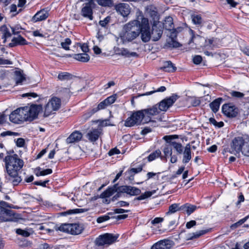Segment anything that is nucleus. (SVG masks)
<instances>
[{
	"instance_id": "f257e3e1",
	"label": "nucleus",
	"mask_w": 249,
	"mask_h": 249,
	"mask_svg": "<svg viewBox=\"0 0 249 249\" xmlns=\"http://www.w3.org/2000/svg\"><path fill=\"white\" fill-rule=\"evenodd\" d=\"M4 161L9 180L13 185H18L22 180L18 175V172L23 166V161L17 154L6 156Z\"/></svg>"
},
{
	"instance_id": "f03ea898",
	"label": "nucleus",
	"mask_w": 249,
	"mask_h": 249,
	"mask_svg": "<svg viewBox=\"0 0 249 249\" xmlns=\"http://www.w3.org/2000/svg\"><path fill=\"white\" fill-rule=\"evenodd\" d=\"M140 22L134 20L124 25L123 31L120 34V37L123 41H131L140 34Z\"/></svg>"
},
{
	"instance_id": "7ed1b4c3",
	"label": "nucleus",
	"mask_w": 249,
	"mask_h": 249,
	"mask_svg": "<svg viewBox=\"0 0 249 249\" xmlns=\"http://www.w3.org/2000/svg\"><path fill=\"white\" fill-rule=\"evenodd\" d=\"M41 105H33L30 107H21V114L24 121H31L36 119L39 111L42 109Z\"/></svg>"
},
{
	"instance_id": "20e7f679",
	"label": "nucleus",
	"mask_w": 249,
	"mask_h": 249,
	"mask_svg": "<svg viewBox=\"0 0 249 249\" xmlns=\"http://www.w3.org/2000/svg\"><path fill=\"white\" fill-rule=\"evenodd\" d=\"M118 237V235L112 233H105L97 237L95 243L99 247H107L115 242Z\"/></svg>"
},
{
	"instance_id": "39448f33",
	"label": "nucleus",
	"mask_w": 249,
	"mask_h": 249,
	"mask_svg": "<svg viewBox=\"0 0 249 249\" xmlns=\"http://www.w3.org/2000/svg\"><path fill=\"white\" fill-rule=\"evenodd\" d=\"M145 122V116L142 110L135 111L132 113L125 121L124 125L127 127H131L135 125H140L142 120Z\"/></svg>"
},
{
	"instance_id": "423d86ee",
	"label": "nucleus",
	"mask_w": 249,
	"mask_h": 249,
	"mask_svg": "<svg viewBox=\"0 0 249 249\" xmlns=\"http://www.w3.org/2000/svg\"><path fill=\"white\" fill-rule=\"evenodd\" d=\"M61 106V100L56 97H53L45 107L44 116L48 117L53 111L57 110Z\"/></svg>"
},
{
	"instance_id": "0eeeda50",
	"label": "nucleus",
	"mask_w": 249,
	"mask_h": 249,
	"mask_svg": "<svg viewBox=\"0 0 249 249\" xmlns=\"http://www.w3.org/2000/svg\"><path fill=\"white\" fill-rule=\"evenodd\" d=\"M60 231L66 232L71 234L77 235L81 233L83 230L82 226L77 223H65L58 227Z\"/></svg>"
},
{
	"instance_id": "6e6552de",
	"label": "nucleus",
	"mask_w": 249,
	"mask_h": 249,
	"mask_svg": "<svg viewBox=\"0 0 249 249\" xmlns=\"http://www.w3.org/2000/svg\"><path fill=\"white\" fill-rule=\"evenodd\" d=\"M140 32L141 39L143 42H148L152 37V33L150 31V26L147 18H143L140 23Z\"/></svg>"
},
{
	"instance_id": "1a4fd4ad",
	"label": "nucleus",
	"mask_w": 249,
	"mask_h": 249,
	"mask_svg": "<svg viewBox=\"0 0 249 249\" xmlns=\"http://www.w3.org/2000/svg\"><path fill=\"white\" fill-rule=\"evenodd\" d=\"M178 99L177 95H173L171 96L162 100L158 105V107L160 111H166Z\"/></svg>"
},
{
	"instance_id": "9d476101",
	"label": "nucleus",
	"mask_w": 249,
	"mask_h": 249,
	"mask_svg": "<svg viewBox=\"0 0 249 249\" xmlns=\"http://www.w3.org/2000/svg\"><path fill=\"white\" fill-rule=\"evenodd\" d=\"M177 137L178 136L176 135L165 136L163 139L166 141L167 143H169L172 146V148L176 151L178 154H181L184 147L181 143L173 141L174 138Z\"/></svg>"
},
{
	"instance_id": "9b49d317",
	"label": "nucleus",
	"mask_w": 249,
	"mask_h": 249,
	"mask_svg": "<svg viewBox=\"0 0 249 249\" xmlns=\"http://www.w3.org/2000/svg\"><path fill=\"white\" fill-rule=\"evenodd\" d=\"M80 1L85 2L81 10L82 16L92 20L93 17L91 6L93 4V0H80Z\"/></svg>"
},
{
	"instance_id": "f8f14e48",
	"label": "nucleus",
	"mask_w": 249,
	"mask_h": 249,
	"mask_svg": "<svg viewBox=\"0 0 249 249\" xmlns=\"http://www.w3.org/2000/svg\"><path fill=\"white\" fill-rule=\"evenodd\" d=\"M145 116V122L147 123L151 121V117L156 116L160 113V111L158 107V104L152 106L151 107L142 109Z\"/></svg>"
},
{
	"instance_id": "ddd939ff",
	"label": "nucleus",
	"mask_w": 249,
	"mask_h": 249,
	"mask_svg": "<svg viewBox=\"0 0 249 249\" xmlns=\"http://www.w3.org/2000/svg\"><path fill=\"white\" fill-rule=\"evenodd\" d=\"M174 245V242L172 240L164 239L154 244L151 249H170Z\"/></svg>"
},
{
	"instance_id": "4468645a",
	"label": "nucleus",
	"mask_w": 249,
	"mask_h": 249,
	"mask_svg": "<svg viewBox=\"0 0 249 249\" xmlns=\"http://www.w3.org/2000/svg\"><path fill=\"white\" fill-rule=\"evenodd\" d=\"M118 190L120 192L126 193L130 196H137L141 193V190L139 188L127 185L119 186Z\"/></svg>"
},
{
	"instance_id": "2eb2a0df",
	"label": "nucleus",
	"mask_w": 249,
	"mask_h": 249,
	"mask_svg": "<svg viewBox=\"0 0 249 249\" xmlns=\"http://www.w3.org/2000/svg\"><path fill=\"white\" fill-rule=\"evenodd\" d=\"M222 110L223 113L229 117H234L237 114V111L235 107L230 104L224 105L222 106Z\"/></svg>"
},
{
	"instance_id": "dca6fc26",
	"label": "nucleus",
	"mask_w": 249,
	"mask_h": 249,
	"mask_svg": "<svg viewBox=\"0 0 249 249\" xmlns=\"http://www.w3.org/2000/svg\"><path fill=\"white\" fill-rule=\"evenodd\" d=\"M246 139H243L242 137H235L232 142L231 145V148L233 151L236 153H239L240 151L242 152V147Z\"/></svg>"
},
{
	"instance_id": "f3484780",
	"label": "nucleus",
	"mask_w": 249,
	"mask_h": 249,
	"mask_svg": "<svg viewBox=\"0 0 249 249\" xmlns=\"http://www.w3.org/2000/svg\"><path fill=\"white\" fill-rule=\"evenodd\" d=\"M10 121L15 124H19L24 121L23 117L21 116L20 108H18L13 111L9 115Z\"/></svg>"
},
{
	"instance_id": "a211bd4d",
	"label": "nucleus",
	"mask_w": 249,
	"mask_h": 249,
	"mask_svg": "<svg viewBox=\"0 0 249 249\" xmlns=\"http://www.w3.org/2000/svg\"><path fill=\"white\" fill-rule=\"evenodd\" d=\"M102 133L101 128L92 129L86 135L87 138L91 142H96Z\"/></svg>"
},
{
	"instance_id": "6ab92c4d",
	"label": "nucleus",
	"mask_w": 249,
	"mask_h": 249,
	"mask_svg": "<svg viewBox=\"0 0 249 249\" xmlns=\"http://www.w3.org/2000/svg\"><path fill=\"white\" fill-rule=\"evenodd\" d=\"M83 137V134L79 131H73L66 140L67 144H71L79 142Z\"/></svg>"
},
{
	"instance_id": "aec40b11",
	"label": "nucleus",
	"mask_w": 249,
	"mask_h": 249,
	"mask_svg": "<svg viewBox=\"0 0 249 249\" xmlns=\"http://www.w3.org/2000/svg\"><path fill=\"white\" fill-rule=\"evenodd\" d=\"M117 11L123 17H127L130 13L131 8L128 4L120 3L116 6Z\"/></svg>"
},
{
	"instance_id": "412c9836",
	"label": "nucleus",
	"mask_w": 249,
	"mask_h": 249,
	"mask_svg": "<svg viewBox=\"0 0 249 249\" xmlns=\"http://www.w3.org/2000/svg\"><path fill=\"white\" fill-rule=\"evenodd\" d=\"M182 154H183L182 162L185 164L188 163L192 159L191 146L190 143L186 145Z\"/></svg>"
},
{
	"instance_id": "4be33fe9",
	"label": "nucleus",
	"mask_w": 249,
	"mask_h": 249,
	"mask_svg": "<svg viewBox=\"0 0 249 249\" xmlns=\"http://www.w3.org/2000/svg\"><path fill=\"white\" fill-rule=\"evenodd\" d=\"M163 27L167 30H173V32L172 33L171 36H176L177 33L176 32V30L174 29L173 19L172 17H168L165 18L163 23Z\"/></svg>"
},
{
	"instance_id": "5701e85b",
	"label": "nucleus",
	"mask_w": 249,
	"mask_h": 249,
	"mask_svg": "<svg viewBox=\"0 0 249 249\" xmlns=\"http://www.w3.org/2000/svg\"><path fill=\"white\" fill-rule=\"evenodd\" d=\"M49 16L47 11L44 9L37 12L32 18V20L34 22L39 21L46 19Z\"/></svg>"
},
{
	"instance_id": "b1692460",
	"label": "nucleus",
	"mask_w": 249,
	"mask_h": 249,
	"mask_svg": "<svg viewBox=\"0 0 249 249\" xmlns=\"http://www.w3.org/2000/svg\"><path fill=\"white\" fill-rule=\"evenodd\" d=\"M5 217H0V220H3L4 222L7 221H16L18 219V215L15 213L14 211L11 210H6Z\"/></svg>"
},
{
	"instance_id": "393cba45",
	"label": "nucleus",
	"mask_w": 249,
	"mask_h": 249,
	"mask_svg": "<svg viewBox=\"0 0 249 249\" xmlns=\"http://www.w3.org/2000/svg\"><path fill=\"white\" fill-rule=\"evenodd\" d=\"M162 32L163 31L161 28L158 27L154 25L152 27V32L151 34L152 40L154 41L159 40L162 35Z\"/></svg>"
},
{
	"instance_id": "a878e982",
	"label": "nucleus",
	"mask_w": 249,
	"mask_h": 249,
	"mask_svg": "<svg viewBox=\"0 0 249 249\" xmlns=\"http://www.w3.org/2000/svg\"><path fill=\"white\" fill-rule=\"evenodd\" d=\"M27 44L26 40L21 36H19L17 37H14L12 39V41L8 44L9 47H14L17 45H23Z\"/></svg>"
},
{
	"instance_id": "bb28decb",
	"label": "nucleus",
	"mask_w": 249,
	"mask_h": 249,
	"mask_svg": "<svg viewBox=\"0 0 249 249\" xmlns=\"http://www.w3.org/2000/svg\"><path fill=\"white\" fill-rule=\"evenodd\" d=\"M191 35V38L188 42V44H191L192 43H195L196 45H200L204 39L199 35H195L194 34V31L192 30L190 31Z\"/></svg>"
},
{
	"instance_id": "cd10ccee",
	"label": "nucleus",
	"mask_w": 249,
	"mask_h": 249,
	"mask_svg": "<svg viewBox=\"0 0 249 249\" xmlns=\"http://www.w3.org/2000/svg\"><path fill=\"white\" fill-rule=\"evenodd\" d=\"M160 69L164 71L169 72H174L177 69L175 65L170 61L164 62L163 66Z\"/></svg>"
},
{
	"instance_id": "c85d7f7f",
	"label": "nucleus",
	"mask_w": 249,
	"mask_h": 249,
	"mask_svg": "<svg viewBox=\"0 0 249 249\" xmlns=\"http://www.w3.org/2000/svg\"><path fill=\"white\" fill-rule=\"evenodd\" d=\"M208 230H201L197 231L195 233H190L186 235V238L187 240H193L194 239L197 238L201 235L207 233Z\"/></svg>"
},
{
	"instance_id": "c756f323",
	"label": "nucleus",
	"mask_w": 249,
	"mask_h": 249,
	"mask_svg": "<svg viewBox=\"0 0 249 249\" xmlns=\"http://www.w3.org/2000/svg\"><path fill=\"white\" fill-rule=\"evenodd\" d=\"M117 186V184H115L112 187L107 188L100 195V197L103 198L109 197L115 193V188Z\"/></svg>"
},
{
	"instance_id": "7c9ffc66",
	"label": "nucleus",
	"mask_w": 249,
	"mask_h": 249,
	"mask_svg": "<svg viewBox=\"0 0 249 249\" xmlns=\"http://www.w3.org/2000/svg\"><path fill=\"white\" fill-rule=\"evenodd\" d=\"M73 58L76 60L82 62H87L89 60V56L86 53L75 54L73 56Z\"/></svg>"
},
{
	"instance_id": "2f4dec72",
	"label": "nucleus",
	"mask_w": 249,
	"mask_h": 249,
	"mask_svg": "<svg viewBox=\"0 0 249 249\" xmlns=\"http://www.w3.org/2000/svg\"><path fill=\"white\" fill-rule=\"evenodd\" d=\"M15 79L17 84L21 83L23 81L25 80V77L22 70L16 71H15Z\"/></svg>"
},
{
	"instance_id": "473e14b6",
	"label": "nucleus",
	"mask_w": 249,
	"mask_h": 249,
	"mask_svg": "<svg viewBox=\"0 0 249 249\" xmlns=\"http://www.w3.org/2000/svg\"><path fill=\"white\" fill-rule=\"evenodd\" d=\"M182 211V205H180L179 204L174 203L170 205L169 207V211L166 213L167 215L173 213L177 211Z\"/></svg>"
},
{
	"instance_id": "72a5a7b5",
	"label": "nucleus",
	"mask_w": 249,
	"mask_h": 249,
	"mask_svg": "<svg viewBox=\"0 0 249 249\" xmlns=\"http://www.w3.org/2000/svg\"><path fill=\"white\" fill-rule=\"evenodd\" d=\"M197 208L195 205H192L189 203H186L182 205V211L186 212L188 215H190L193 213Z\"/></svg>"
},
{
	"instance_id": "f704fd0d",
	"label": "nucleus",
	"mask_w": 249,
	"mask_h": 249,
	"mask_svg": "<svg viewBox=\"0 0 249 249\" xmlns=\"http://www.w3.org/2000/svg\"><path fill=\"white\" fill-rule=\"evenodd\" d=\"M222 98H218L210 104V107L213 112L216 113L218 110Z\"/></svg>"
},
{
	"instance_id": "c9c22d12",
	"label": "nucleus",
	"mask_w": 249,
	"mask_h": 249,
	"mask_svg": "<svg viewBox=\"0 0 249 249\" xmlns=\"http://www.w3.org/2000/svg\"><path fill=\"white\" fill-rule=\"evenodd\" d=\"M0 31L2 34V38L4 39L3 43H5L7 38L11 37V34L8 28L4 25L1 27Z\"/></svg>"
},
{
	"instance_id": "e433bc0d",
	"label": "nucleus",
	"mask_w": 249,
	"mask_h": 249,
	"mask_svg": "<svg viewBox=\"0 0 249 249\" xmlns=\"http://www.w3.org/2000/svg\"><path fill=\"white\" fill-rule=\"evenodd\" d=\"M74 76L67 72H63L58 74L57 78L61 81L70 80L72 79Z\"/></svg>"
},
{
	"instance_id": "4c0bfd02",
	"label": "nucleus",
	"mask_w": 249,
	"mask_h": 249,
	"mask_svg": "<svg viewBox=\"0 0 249 249\" xmlns=\"http://www.w3.org/2000/svg\"><path fill=\"white\" fill-rule=\"evenodd\" d=\"M242 153L246 156H249V138H246L243 143L242 147Z\"/></svg>"
},
{
	"instance_id": "58836bf2",
	"label": "nucleus",
	"mask_w": 249,
	"mask_h": 249,
	"mask_svg": "<svg viewBox=\"0 0 249 249\" xmlns=\"http://www.w3.org/2000/svg\"><path fill=\"white\" fill-rule=\"evenodd\" d=\"M52 173L51 169H47L42 171H40V168L38 167L36 169V175L37 176H45L50 174Z\"/></svg>"
},
{
	"instance_id": "ea45409f",
	"label": "nucleus",
	"mask_w": 249,
	"mask_h": 249,
	"mask_svg": "<svg viewBox=\"0 0 249 249\" xmlns=\"http://www.w3.org/2000/svg\"><path fill=\"white\" fill-rule=\"evenodd\" d=\"M120 54L125 57L138 56V54L135 52H130L127 49H123L121 50Z\"/></svg>"
},
{
	"instance_id": "a19ab883",
	"label": "nucleus",
	"mask_w": 249,
	"mask_h": 249,
	"mask_svg": "<svg viewBox=\"0 0 249 249\" xmlns=\"http://www.w3.org/2000/svg\"><path fill=\"white\" fill-rule=\"evenodd\" d=\"M87 211V209H76L73 210H71L66 212L62 213V215H65L66 214H71L76 213H81Z\"/></svg>"
},
{
	"instance_id": "79ce46f5",
	"label": "nucleus",
	"mask_w": 249,
	"mask_h": 249,
	"mask_svg": "<svg viewBox=\"0 0 249 249\" xmlns=\"http://www.w3.org/2000/svg\"><path fill=\"white\" fill-rule=\"evenodd\" d=\"M160 151L159 149L157 150L149 155V156L147 157L148 160L149 161H151L154 160L156 158L160 157Z\"/></svg>"
},
{
	"instance_id": "37998d69",
	"label": "nucleus",
	"mask_w": 249,
	"mask_h": 249,
	"mask_svg": "<svg viewBox=\"0 0 249 249\" xmlns=\"http://www.w3.org/2000/svg\"><path fill=\"white\" fill-rule=\"evenodd\" d=\"M154 192H150V191H147L145 192L144 193L142 194L139 196L137 197L135 199L138 200H142L145 199L146 198H147L148 197H150L153 194Z\"/></svg>"
},
{
	"instance_id": "c03bdc74",
	"label": "nucleus",
	"mask_w": 249,
	"mask_h": 249,
	"mask_svg": "<svg viewBox=\"0 0 249 249\" xmlns=\"http://www.w3.org/2000/svg\"><path fill=\"white\" fill-rule=\"evenodd\" d=\"M172 146L168 143H167V144L164 146L163 152L166 157L168 155H171L172 154Z\"/></svg>"
},
{
	"instance_id": "a18cd8bd",
	"label": "nucleus",
	"mask_w": 249,
	"mask_h": 249,
	"mask_svg": "<svg viewBox=\"0 0 249 249\" xmlns=\"http://www.w3.org/2000/svg\"><path fill=\"white\" fill-rule=\"evenodd\" d=\"M192 19L193 22L196 25H200L202 22L201 17L200 15H192Z\"/></svg>"
},
{
	"instance_id": "49530a36",
	"label": "nucleus",
	"mask_w": 249,
	"mask_h": 249,
	"mask_svg": "<svg viewBox=\"0 0 249 249\" xmlns=\"http://www.w3.org/2000/svg\"><path fill=\"white\" fill-rule=\"evenodd\" d=\"M71 41L69 38H66L65 39L64 42L61 43L62 47L65 50H69V45L71 44Z\"/></svg>"
},
{
	"instance_id": "de8ad7c7",
	"label": "nucleus",
	"mask_w": 249,
	"mask_h": 249,
	"mask_svg": "<svg viewBox=\"0 0 249 249\" xmlns=\"http://www.w3.org/2000/svg\"><path fill=\"white\" fill-rule=\"evenodd\" d=\"M165 90H166V88L164 86H161V87H160V88H159V89H158L156 90L151 91H150V92H146L145 93H143V94L140 95L139 96H140L149 95H151V94H152L153 93H155L156 92H163Z\"/></svg>"
},
{
	"instance_id": "09e8293b",
	"label": "nucleus",
	"mask_w": 249,
	"mask_h": 249,
	"mask_svg": "<svg viewBox=\"0 0 249 249\" xmlns=\"http://www.w3.org/2000/svg\"><path fill=\"white\" fill-rule=\"evenodd\" d=\"M97 3L103 6H109L112 4L111 0H96Z\"/></svg>"
},
{
	"instance_id": "8fccbe9b",
	"label": "nucleus",
	"mask_w": 249,
	"mask_h": 249,
	"mask_svg": "<svg viewBox=\"0 0 249 249\" xmlns=\"http://www.w3.org/2000/svg\"><path fill=\"white\" fill-rule=\"evenodd\" d=\"M107 106V104L106 102L105 101V100H104L101 103H100L98 104L97 107L94 108L93 110L94 111V112H95L99 110L104 109Z\"/></svg>"
},
{
	"instance_id": "3c124183",
	"label": "nucleus",
	"mask_w": 249,
	"mask_h": 249,
	"mask_svg": "<svg viewBox=\"0 0 249 249\" xmlns=\"http://www.w3.org/2000/svg\"><path fill=\"white\" fill-rule=\"evenodd\" d=\"M16 233L24 237H28L30 235V233L27 231L23 230L21 229H17Z\"/></svg>"
},
{
	"instance_id": "603ef678",
	"label": "nucleus",
	"mask_w": 249,
	"mask_h": 249,
	"mask_svg": "<svg viewBox=\"0 0 249 249\" xmlns=\"http://www.w3.org/2000/svg\"><path fill=\"white\" fill-rule=\"evenodd\" d=\"M116 99V95H111L104 100L106 102V104L108 106L113 104L115 101Z\"/></svg>"
},
{
	"instance_id": "864d4df0",
	"label": "nucleus",
	"mask_w": 249,
	"mask_h": 249,
	"mask_svg": "<svg viewBox=\"0 0 249 249\" xmlns=\"http://www.w3.org/2000/svg\"><path fill=\"white\" fill-rule=\"evenodd\" d=\"M10 27L12 31V33L14 35H17L19 33L20 30L22 29L21 26L18 24Z\"/></svg>"
},
{
	"instance_id": "5fc2aeb1",
	"label": "nucleus",
	"mask_w": 249,
	"mask_h": 249,
	"mask_svg": "<svg viewBox=\"0 0 249 249\" xmlns=\"http://www.w3.org/2000/svg\"><path fill=\"white\" fill-rule=\"evenodd\" d=\"M191 103L193 107H196L200 105V100L199 98L192 97L191 98Z\"/></svg>"
},
{
	"instance_id": "6e6d98bb",
	"label": "nucleus",
	"mask_w": 249,
	"mask_h": 249,
	"mask_svg": "<svg viewBox=\"0 0 249 249\" xmlns=\"http://www.w3.org/2000/svg\"><path fill=\"white\" fill-rule=\"evenodd\" d=\"M109 218H110L109 216L107 215L101 216L99 217L97 219V222L98 223H101L104 221L108 220Z\"/></svg>"
},
{
	"instance_id": "4d7b16f0",
	"label": "nucleus",
	"mask_w": 249,
	"mask_h": 249,
	"mask_svg": "<svg viewBox=\"0 0 249 249\" xmlns=\"http://www.w3.org/2000/svg\"><path fill=\"white\" fill-rule=\"evenodd\" d=\"M202 60V58L200 55H195L193 58V62L196 65L199 64Z\"/></svg>"
},
{
	"instance_id": "13d9d810",
	"label": "nucleus",
	"mask_w": 249,
	"mask_h": 249,
	"mask_svg": "<svg viewBox=\"0 0 249 249\" xmlns=\"http://www.w3.org/2000/svg\"><path fill=\"white\" fill-rule=\"evenodd\" d=\"M142 170V166H140L137 168H131L128 172V173L129 174H130V173H133V174H136V173H138L140 172H141Z\"/></svg>"
},
{
	"instance_id": "bf43d9fd",
	"label": "nucleus",
	"mask_w": 249,
	"mask_h": 249,
	"mask_svg": "<svg viewBox=\"0 0 249 249\" xmlns=\"http://www.w3.org/2000/svg\"><path fill=\"white\" fill-rule=\"evenodd\" d=\"M231 95L233 97L239 98H241L244 96V94L243 93L239 92V91H236L231 92Z\"/></svg>"
},
{
	"instance_id": "052dcab7",
	"label": "nucleus",
	"mask_w": 249,
	"mask_h": 249,
	"mask_svg": "<svg viewBox=\"0 0 249 249\" xmlns=\"http://www.w3.org/2000/svg\"><path fill=\"white\" fill-rule=\"evenodd\" d=\"M18 133L16 132H13L9 131L3 132L1 133L0 135L2 137H4L6 136H12V135H18Z\"/></svg>"
},
{
	"instance_id": "680f3d73",
	"label": "nucleus",
	"mask_w": 249,
	"mask_h": 249,
	"mask_svg": "<svg viewBox=\"0 0 249 249\" xmlns=\"http://www.w3.org/2000/svg\"><path fill=\"white\" fill-rule=\"evenodd\" d=\"M169 44L170 46L175 48H178L180 46V44L178 42L174 40L173 38L171 39V40Z\"/></svg>"
},
{
	"instance_id": "e2e57ef3",
	"label": "nucleus",
	"mask_w": 249,
	"mask_h": 249,
	"mask_svg": "<svg viewBox=\"0 0 249 249\" xmlns=\"http://www.w3.org/2000/svg\"><path fill=\"white\" fill-rule=\"evenodd\" d=\"M110 18L109 17H107L103 20H100L99 21V24L102 27H105L107 24L108 23L109 21Z\"/></svg>"
},
{
	"instance_id": "0e129e2a",
	"label": "nucleus",
	"mask_w": 249,
	"mask_h": 249,
	"mask_svg": "<svg viewBox=\"0 0 249 249\" xmlns=\"http://www.w3.org/2000/svg\"><path fill=\"white\" fill-rule=\"evenodd\" d=\"M196 221L195 220H191L189 222H187L186 224V227L187 229H190L194 226L196 225Z\"/></svg>"
},
{
	"instance_id": "69168bd1",
	"label": "nucleus",
	"mask_w": 249,
	"mask_h": 249,
	"mask_svg": "<svg viewBox=\"0 0 249 249\" xmlns=\"http://www.w3.org/2000/svg\"><path fill=\"white\" fill-rule=\"evenodd\" d=\"M245 221V219H242L240 220H239L238 222L232 224L231 226V228H236L239 226L240 225H242L244 222Z\"/></svg>"
},
{
	"instance_id": "338daca9",
	"label": "nucleus",
	"mask_w": 249,
	"mask_h": 249,
	"mask_svg": "<svg viewBox=\"0 0 249 249\" xmlns=\"http://www.w3.org/2000/svg\"><path fill=\"white\" fill-rule=\"evenodd\" d=\"M25 143L24 140L22 138H18L17 140V145L18 147H22L24 145Z\"/></svg>"
},
{
	"instance_id": "774afa93",
	"label": "nucleus",
	"mask_w": 249,
	"mask_h": 249,
	"mask_svg": "<svg viewBox=\"0 0 249 249\" xmlns=\"http://www.w3.org/2000/svg\"><path fill=\"white\" fill-rule=\"evenodd\" d=\"M120 153V152L119 149H118L116 148H113V149H111L109 151L108 155L109 156H112V155H114L115 154H119Z\"/></svg>"
}]
</instances>
